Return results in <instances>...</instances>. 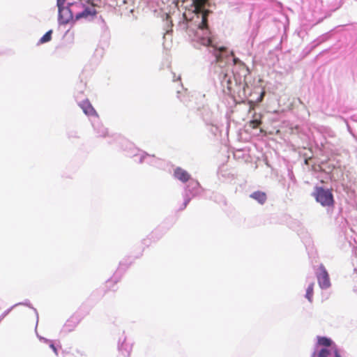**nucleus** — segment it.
I'll use <instances>...</instances> for the list:
<instances>
[{"instance_id": "obj_1", "label": "nucleus", "mask_w": 357, "mask_h": 357, "mask_svg": "<svg viewBox=\"0 0 357 357\" xmlns=\"http://www.w3.org/2000/svg\"><path fill=\"white\" fill-rule=\"evenodd\" d=\"M315 200L324 207H333L335 200L331 189H324L322 187H315L312 194Z\"/></svg>"}, {"instance_id": "obj_2", "label": "nucleus", "mask_w": 357, "mask_h": 357, "mask_svg": "<svg viewBox=\"0 0 357 357\" xmlns=\"http://www.w3.org/2000/svg\"><path fill=\"white\" fill-rule=\"evenodd\" d=\"M83 4L78 1L69 3L68 7L59 9V20L62 24H67L71 20H76L77 8H82Z\"/></svg>"}, {"instance_id": "obj_3", "label": "nucleus", "mask_w": 357, "mask_h": 357, "mask_svg": "<svg viewBox=\"0 0 357 357\" xmlns=\"http://www.w3.org/2000/svg\"><path fill=\"white\" fill-rule=\"evenodd\" d=\"M318 284L321 289H328L331 287L329 274L323 264L319 266V272L317 273Z\"/></svg>"}, {"instance_id": "obj_4", "label": "nucleus", "mask_w": 357, "mask_h": 357, "mask_svg": "<svg viewBox=\"0 0 357 357\" xmlns=\"http://www.w3.org/2000/svg\"><path fill=\"white\" fill-rule=\"evenodd\" d=\"M96 15V10L93 5L85 7L83 5L82 8H77L76 20L82 18L93 17Z\"/></svg>"}, {"instance_id": "obj_5", "label": "nucleus", "mask_w": 357, "mask_h": 357, "mask_svg": "<svg viewBox=\"0 0 357 357\" xmlns=\"http://www.w3.org/2000/svg\"><path fill=\"white\" fill-rule=\"evenodd\" d=\"M174 176L176 178L183 183H186L190 179V174L181 167H176L174 172Z\"/></svg>"}, {"instance_id": "obj_6", "label": "nucleus", "mask_w": 357, "mask_h": 357, "mask_svg": "<svg viewBox=\"0 0 357 357\" xmlns=\"http://www.w3.org/2000/svg\"><path fill=\"white\" fill-rule=\"evenodd\" d=\"M96 137L99 139H104L109 136V131L107 128H105L102 124H98L94 127Z\"/></svg>"}, {"instance_id": "obj_7", "label": "nucleus", "mask_w": 357, "mask_h": 357, "mask_svg": "<svg viewBox=\"0 0 357 357\" xmlns=\"http://www.w3.org/2000/svg\"><path fill=\"white\" fill-rule=\"evenodd\" d=\"M250 197L257 200L261 204H264L267 199L266 194L261 191L254 192L250 195Z\"/></svg>"}, {"instance_id": "obj_8", "label": "nucleus", "mask_w": 357, "mask_h": 357, "mask_svg": "<svg viewBox=\"0 0 357 357\" xmlns=\"http://www.w3.org/2000/svg\"><path fill=\"white\" fill-rule=\"evenodd\" d=\"M221 83L222 86L227 89V93L229 95H232V82L226 73L224 74Z\"/></svg>"}, {"instance_id": "obj_9", "label": "nucleus", "mask_w": 357, "mask_h": 357, "mask_svg": "<svg viewBox=\"0 0 357 357\" xmlns=\"http://www.w3.org/2000/svg\"><path fill=\"white\" fill-rule=\"evenodd\" d=\"M210 13L211 11L209 10H204V11H203L202 22L199 25L200 29H208V15Z\"/></svg>"}, {"instance_id": "obj_10", "label": "nucleus", "mask_w": 357, "mask_h": 357, "mask_svg": "<svg viewBox=\"0 0 357 357\" xmlns=\"http://www.w3.org/2000/svg\"><path fill=\"white\" fill-rule=\"evenodd\" d=\"M82 108L83 109L84 112L87 115H93L96 114L94 108L88 102H84L82 105Z\"/></svg>"}, {"instance_id": "obj_11", "label": "nucleus", "mask_w": 357, "mask_h": 357, "mask_svg": "<svg viewBox=\"0 0 357 357\" xmlns=\"http://www.w3.org/2000/svg\"><path fill=\"white\" fill-rule=\"evenodd\" d=\"M313 293H314V283H311L307 289L306 295H305L306 298H307V300L310 302H312Z\"/></svg>"}, {"instance_id": "obj_12", "label": "nucleus", "mask_w": 357, "mask_h": 357, "mask_svg": "<svg viewBox=\"0 0 357 357\" xmlns=\"http://www.w3.org/2000/svg\"><path fill=\"white\" fill-rule=\"evenodd\" d=\"M318 343L320 345L325 346V347H330L332 341L326 337H319L318 338Z\"/></svg>"}, {"instance_id": "obj_13", "label": "nucleus", "mask_w": 357, "mask_h": 357, "mask_svg": "<svg viewBox=\"0 0 357 357\" xmlns=\"http://www.w3.org/2000/svg\"><path fill=\"white\" fill-rule=\"evenodd\" d=\"M199 43L204 46H212L215 48H217L215 45H212V40L210 37L201 38L199 39Z\"/></svg>"}, {"instance_id": "obj_14", "label": "nucleus", "mask_w": 357, "mask_h": 357, "mask_svg": "<svg viewBox=\"0 0 357 357\" xmlns=\"http://www.w3.org/2000/svg\"><path fill=\"white\" fill-rule=\"evenodd\" d=\"M225 50H226V48H225V47H220V48L218 49V50H219V52H220L219 53H218V52H215V53H214V55H215V62H216V63H220V62H222V59H222V54H221V53H222V52L225 51Z\"/></svg>"}, {"instance_id": "obj_15", "label": "nucleus", "mask_w": 357, "mask_h": 357, "mask_svg": "<svg viewBox=\"0 0 357 357\" xmlns=\"http://www.w3.org/2000/svg\"><path fill=\"white\" fill-rule=\"evenodd\" d=\"M261 123L262 122H261V118L259 119H255L249 121V126L252 129H256L261 124Z\"/></svg>"}, {"instance_id": "obj_16", "label": "nucleus", "mask_w": 357, "mask_h": 357, "mask_svg": "<svg viewBox=\"0 0 357 357\" xmlns=\"http://www.w3.org/2000/svg\"><path fill=\"white\" fill-rule=\"evenodd\" d=\"M52 31L50 30L48 31L40 40V42L41 43H45L47 42H49L52 39Z\"/></svg>"}, {"instance_id": "obj_17", "label": "nucleus", "mask_w": 357, "mask_h": 357, "mask_svg": "<svg viewBox=\"0 0 357 357\" xmlns=\"http://www.w3.org/2000/svg\"><path fill=\"white\" fill-rule=\"evenodd\" d=\"M208 0H192L194 7L204 8Z\"/></svg>"}, {"instance_id": "obj_18", "label": "nucleus", "mask_w": 357, "mask_h": 357, "mask_svg": "<svg viewBox=\"0 0 357 357\" xmlns=\"http://www.w3.org/2000/svg\"><path fill=\"white\" fill-rule=\"evenodd\" d=\"M331 354V352L327 349H321L318 353V357H328Z\"/></svg>"}, {"instance_id": "obj_19", "label": "nucleus", "mask_w": 357, "mask_h": 357, "mask_svg": "<svg viewBox=\"0 0 357 357\" xmlns=\"http://www.w3.org/2000/svg\"><path fill=\"white\" fill-rule=\"evenodd\" d=\"M65 1H66V0H57V6H58L59 9L64 7L63 5H64Z\"/></svg>"}, {"instance_id": "obj_20", "label": "nucleus", "mask_w": 357, "mask_h": 357, "mask_svg": "<svg viewBox=\"0 0 357 357\" xmlns=\"http://www.w3.org/2000/svg\"><path fill=\"white\" fill-rule=\"evenodd\" d=\"M203 11H204V10H203V8H197V7H195V13L196 14H199V13H202L203 15Z\"/></svg>"}, {"instance_id": "obj_21", "label": "nucleus", "mask_w": 357, "mask_h": 357, "mask_svg": "<svg viewBox=\"0 0 357 357\" xmlns=\"http://www.w3.org/2000/svg\"><path fill=\"white\" fill-rule=\"evenodd\" d=\"M233 62L234 65H236L238 63L243 64V63L238 58H234Z\"/></svg>"}, {"instance_id": "obj_22", "label": "nucleus", "mask_w": 357, "mask_h": 357, "mask_svg": "<svg viewBox=\"0 0 357 357\" xmlns=\"http://www.w3.org/2000/svg\"><path fill=\"white\" fill-rule=\"evenodd\" d=\"M249 104H250V109H249V111L250 112L251 110H253L255 109V105L253 103L252 101H249Z\"/></svg>"}, {"instance_id": "obj_23", "label": "nucleus", "mask_w": 357, "mask_h": 357, "mask_svg": "<svg viewBox=\"0 0 357 357\" xmlns=\"http://www.w3.org/2000/svg\"><path fill=\"white\" fill-rule=\"evenodd\" d=\"M50 347L52 349V350L54 352V354L57 356L58 355V351H57L56 348L54 347V345L53 344H50Z\"/></svg>"}, {"instance_id": "obj_24", "label": "nucleus", "mask_w": 357, "mask_h": 357, "mask_svg": "<svg viewBox=\"0 0 357 357\" xmlns=\"http://www.w3.org/2000/svg\"><path fill=\"white\" fill-rule=\"evenodd\" d=\"M334 357H340L337 349H335L333 351Z\"/></svg>"}, {"instance_id": "obj_25", "label": "nucleus", "mask_w": 357, "mask_h": 357, "mask_svg": "<svg viewBox=\"0 0 357 357\" xmlns=\"http://www.w3.org/2000/svg\"><path fill=\"white\" fill-rule=\"evenodd\" d=\"M264 94H265V93L264 91L261 93L260 97H259V98L257 100L258 102H261L262 101V100L264 98Z\"/></svg>"}, {"instance_id": "obj_26", "label": "nucleus", "mask_w": 357, "mask_h": 357, "mask_svg": "<svg viewBox=\"0 0 357 357\" xmlns=\"http://www.w3.org/2000/svg\"><path fill=\"white\" fill-rule=\"evenodd\" d=\"M188 202H189V199H187V200L185 202V203H184V208H185V207H186V206H187V204H188Z\"/></svg>"}, {"instance_id": "obj_27", "label": "nucleus", "mask_w": 357, "mask_h": 357, "mask_svg": "<svg viewBox=\"0 0 357 357\" xmlns=\"http://www.w3.org/2000/svg\"><path fill=\"white\" fill-rule=\"evenodd\" d=\"M315 354H315V353H314V354H312V357H314V356H315Z\"/></svg>"}, {"instance_id": "obj_28", "label": "nucleus", "mask_w": 357, "mask_h": 357, "mask_svg": "<svg viewBox=\"0 0 357 357\" xmlns=\"http://www.w3.org/2000/svg\"><path fill=\"white\" fill-rule=\"evenodd\" d=\"M231 55L234 56V52H231Z\"/></svg>"}]
</instances>
